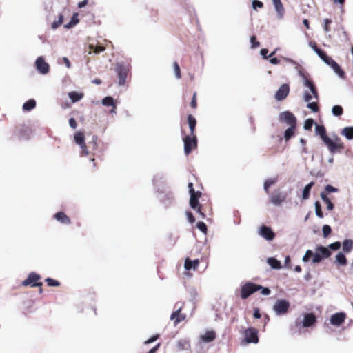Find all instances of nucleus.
<instances>
[{"instance_id":"32","label":"nucleus","mask_w":353,"mask_h":353,"mask_svg":"<svg viewBox=\"0 0 353 353\" xmlns=\"http://www.w3.org/2000/svg\"><path fill=\"white\" fill-rule=\"evenodd\" d=\"M353 249V241L352 239H345L343 242V250L349 253Z\"/></svg>"},{"instance_id":"25","label":"nucleus","mask_w":353,"mask_h":353,"mask_svg":"<svg viewBox=\"0 0 353 353\" xmlns=\"http://www.w3.org/2000/svg\"><path fill=\"white\" fill-rule=\"evenodd\" d=\"M341 134L344 136L347 140L353 139V126L345 127L341 131Z\"/></svg>"},{"instance_id":"15","label":"nucleus","mask_w":353,"mask_h":353,"mask_svg":"<svg viewBox=\"0 0 353 353\" xmlns=\"http://www.w3.org/2000/svg\"><path fill=\"white\" fill-rule=\"evenodd\" d=\"M290 92V86L287 83H284L280 86L278 90L275 93V99L281 101L285 99L288 95Z\"/></svg>"},{"instance_id":"7","label":"nucleus","mask_w":353,"mask_h":353,"mask_svg":"<svg viewBox=\"0 0 353 353\" xmlns=\"http://www.w3.org/2000/svg\"><path fill=\"white\" fill-rule=\"evenodd\" d=\"M332 252L330 250H328L327 248L324 247L323 245H319L316 249V252L314 253L312 263H319L323 259H327L329 256H330Z\"/></svg>"},{"instance_id":"47","label":"nucleus","mask_w":353,"mask_h":353,"mask_svg":"<svg viewBox=\"0 0 353 353\" xmlns=\"http://www.w3.org/2000/svg\"><path fill=\"white\" fill-rule=\"evenodd\" d=\"M90 48L93 50L92 52L95 54H99L105 50V48L103 46H94L93 45H90Z\"/></svg>"},{"instance_id":"14","label":"nucleus","mask_w":353,"mask_h":353,"mask_svg":"<svg viewBox=\"0 0 353 353\" xmlns=\"http://www.w3.org/2000/svg\"><path fill=\"white\" fill-rule=\"evenodd\" d=\"M279 120L284 121L290 126H296V119L295 116L289 111H284L279 114Z\"/></svg>"},{"instance_id":"55","label":"nucleus","mask_w":353,"mask_h":353,"mask_svg":"<svg viewBox=\"0 0 353 353\" xmlns=\"http://www.w3.org/2000/svg\"><path fill=\"white\" fill-rule=\"evenodd\" d=\"M185 318H186V315L185 314L180 313L178 318H176V319L174 321V325H178L180 322H181L182 321H184L185 319Z\"/></svg>"},{"instance_id":"20","label":"nucleus","mask_w":353,"mask_h":353,"mask_svg":"<svg viewBox=\"0 0 353 353\" xmlns=\"http://www.w3.org/2000/svg\"><path fill=\"white\" fill-rule=\"evenodd\" d=\"M54 219L60 222L61 223L70 225L71 223V221L70 218L63 212H57L54 215Z\"/></svg>"},{"instance_id":"18","label":"nucleus","mask_w":353,"mask_h":353,"mask_svg":"<svg viewBox=\"0 0 353 353\" xmlns=\"http://www.w3.org/2000/svg\"><path fill=\"white\" fill-rule=\"evenodd\" d=\"M325 64L330 65L332 68L334 72L339 76V78H345V74L344 71L341 69V66L334 59L331 58L329 60V61Z\"/></svg>"},{"instance_id":"61","label":"nucleus","mask_w":353,"mask_h":353,"mask_svg":"<svg viewBox=\"0 0 353 353\" xmlns=\"http://www.w3.org/2000/svg\"><path fill=\"white\" fill-rule=\"evenodd\" d=\"M188 189H189V193L190 195H192V194H196L197 192H195L194 189V186H193V183L190 182L188 185Z\"/></svg>"},{"instance_id":"23","label":"nucleus","mask_w":353,"mask_h":353,"mask_svg":"<svg viewBox=\"0 0 353 353\" xmlns=\"http://www.w3.org/2000/svg\"><path fill=\"white\" fill-rule=\"evenodd\" d=\"M199 261L198 259L190 260L186 259L184 263V268L186 270H190L191 269L195 270L199 265Z\"/></svg>"},{"instance_id":"26","label":"nucleus","mask_w":353,"mask_h":353,"mask_svg":"<svg viewBox=\"0 0 353 353\" xmlns=\"http://www.w3.org/2000/svg\"><path fill=\"white\" fill-rule=\"evenodd\" d=\"M314 185V182L311 181L310 183H309L304 187V188L303 190V192H302V199H303L306 200V199H309V197L310 196V192H311L312 188L313 187Z\"/></svg>"},{"instance_id":"63","label":"nucleus","mask_w":353,"mask_h":353,"mask_svg":"<svg viewBox=\"0 0 353 353\" xmlns=\"http://www.w3.org/2000/svg\"><path fill=\"white\" fill-rule=\"evenodd\" d=\"M253 316L255 319L261 318V316L260 310L258 307L254 308Z\"/></svg>"},{"instance_id":"62","label":"nucleus","mask_w":353,"mask_h":353,"mask_svg":"<svg viewBox=\"0 0 353 353\" xmlns=\"http://www.w3.org/2000/svg\"><path fill=\"white\" fill-rule=\"evenodd\" d=\"M186 215L190 223H192L195 221V218L191 212H187Z\"/></svg>"},{"instance_id":"38","label":"nucleus","mask_w":353,"mask_h":353,"mask_svg":"<svg viewBox=\"0 0 353 353\" xmlns=\"http://www.w3.org/2000/svg\"><path fill=\"white\" fill-rule=\"evenodd\" d=\"M332 113L335 117H340L343 114V108L339 105H335L332 108Z\"/></svg>"},{"instance_id":"13","label":"nucleus","mask_w":353,"mask_h":353,"mask_svg":"<svg viewBox=\"0 0 353 353\" xmlns=\"http://www.w3.org/2000/svg\"><path fill=\"white\" fill-rule=\"evenodd\" d=\"M258 233L261 236L268 241H272L275 237V234L272 228L265 225L259 228Z\"/></svg>"},{"instance_id":"42","label":"nucleus","mask_w":353,"mask_h":353,"mask_svg":"<svg viewBox=\"0 0 353 353\" xmlns=\"http://www.w3.org/2000/svg\"><path fill=\"white\" fill-rule=\"evenodd\" d=\"M173 67H174V72L176 78L177 79H181V70H180V67H179V64L177 63V62H176V61L174 62Z\"/></svg>"},{"instance_id":"4","label":"nucleus","mask_w":353,"mask_h":353,"mask_svg":"<svg viewBox=\"0 0 353 353\" xmlns=\"http://www.w3.org/2000/svg\"><path fill=\"white\" fill-rule=\"evenodd\" d=\"M259 287L251 281L245 282L241 286L240 296L242 299H246L254 292L259 291Z\"/></svg>"},{"instance_id":"21","label":"nucleus","mask_w":353,"mask_h":353,"mask_svg":"<svg viewBox=\"0 0 353 353\" xmlns=\"http://www.w3.org/2000/svg\"><path fill=\"white\" fill-rule=\"evenodd\" d=\"M78 17H79V14L77 12L74 13L72 14L70 21L68 23L64 24L63 27L68 30L72 28L77 24L79 23V20Z\"/></svg>"},{"instance_id":"17","label":"nucleus","mask_w":353,"mask_h":353,"mask_svg":"<svg viewBox=\"0 0 353 353\" xmlns=\"http://www.w3.org/2000/svg\"><path fill=\"white\" fill-rule=\"evenodd\" d=\"M161 203L164 205L165 208L170 207L174 201L173 193L171 192L164 193L162 196L159 197Z\"/></svg>"},{"instance_id":"5","label":"nucleus","mask_w":353,"mask_h":353,"mask_svg":"<svg viewBox=\"0 0 353 353\" xmlns=\"http://www.w3.org/2000/svg\"><path fill=\"white\" fill-rule=\"evenodd\" d=\"M129 65L122 63H117L115 65V72L119 77L118 84L119 86H123L126 83L128 73L129 72Z\"/></svg>"},{"instance_id":"12","label":"nucleus","mask_w":353,"mask_h":353,"mask_svg":"<svg viewBox=\"0 0 353 353\" xmlns=\"http://www.w3.org/2000/svg\"><path fill=\"white\" fill-rule=\"evenodd\" d=\"M37 70L41 74H46L49 72L50 65L45 61L43 57H39L35 61Z\"/></svg>"},{"instance_id":"1","label":"nucleus","mask_w":353,"mask_h":353,"mask_svg":"<svg viewBox=\"0 0 353 353\" xmlns=\"http://www.w3.org/2000/svg\"><path fill=\"white\" fill-rule=\"evenodd\" d=\"M315 132L321 137L330 154H334L340 150L344 149L345 145L340 137L336 134H333L331 137H328L326 134L325 128L323 125L316 124Z\"/></svg>"},{"instance_id":"41","label":"nucleus","mask_w":353,"mask_h":353,"mask_svg":"<svg viewBox=\"0 0 353 353\" xmlns=\"http://www.w3.org/2000/svg\"><path fill=\"white\" fill-rule=\"evenodd\" d=\"M45 281L47 283L48 285L50 287H58L60 285V283L58 281L50 277L46 279Z\"/></svg>"},{"instance_id":"37","label":"nucleus","mask_w":353,"mask_h":353,"mask_svg":"<svg viewBox=\"0 0 353 353\" xmlns=\"http://www.w3.org/2000/svg\"><path fill=\"white\" fill-rule=\"evenodd\" d=\"M296 126H290L288 129H286L284 132V138L285 141L290 140L294 134V129Z\"/></svg>"},{"instance_id":"33","label":"nucleus","mask_w":353,"mask_h":353,"mask_svg":"<svg viewBox=\"0 0 353 353\" xmlns=\"http://www.w3.org/2000/svg\"><path fill=\"white\" fill-rule=\"evenodd\" d=\"M101 103L105 106H112V108H114V109H117V105L114 103V99L110 96L104 97L102 99Z\"/></svg>"},{"instance_id":"6","label":"nucleus","mask_w":353,"mask_h":353,"mask_svg":"<svg viewBox=\"0 0 353 353\" xmlns=\"http://www.w3.org/2000/svg\"><path fill=\"white\" fill-rule=\"evenodd\" d=\"M290 303L286 299H278L273 305V311L277 316L285 315L288 313Z\"/></svg>"},{"instance_id":"46","label":"nucleus","mask_w":353,"mask_h":353,"mask_svg":"<svg viewBox=\"0 0 353 353\" xmlns=\"http://www.w3.org/2000/svg\"><path fill=\"white\" fill-rule=\"evenodd\" d=\"M313 256H314V252L311 250H307L305 252L304 256H303L302 260L303 262H307L310 261L311 257L313 258Z\"/></svg>"},{"instance_id":"43","label":"nucleus","mask_w":353,"mask_h":353,"mask_svg":"<svg viewBox=\"0 0 353 353\" xmlns=\"http://www.w3.org/2000/svg\"><path fill=\"white\" fill-rule=\"evenodd\" d=\"M196 228L203 233L206 234L208 231V227L204 222L199 221L196 223Z\"/></svg>"},{"instance_id":"27","label":"nucleus","mask_w":353,"mask_h":353,"mask_svg":"<svg viewBox=\"0 0 353 353\" xmlns=\"http://www.w3.org/2000/svg\"><path fill=\"white\" fill-rule=\"evenodd\" d=\"M188 122L190 130V136H194V133L196 125V120L192 114H189L188 116Z\"/></svg>"},{"instance_id":"24","label":"nucleus","mask_w":353,"mask_h":353,"mask_svg":"<svg viewBox=\"0 0 353 353\" xmlns=\"http://www.w3.org/2000/svg\"><path fill=\"white\" fill-rule=\"evenodd\" d=\"M268 264L274 270H279L282 268L281 263L274 257H269L267 259Z\"/></svg>"},{"instance_id":"34","label":"nucleus","mask_w":353,"mask_h":353,"mask_svg":"<svg viewBox=\"0 0 353 353\" xmlns=\"http://www.w3.org/2000/svg\"><path fill=\"white\" fill-rule=\"evenodd\" d=\"M277 181V177L268 179L264 181L263 189L266 193L269 192V188L271 185L276 183Z\"/></svg>"},{"instance_id":"44","label":"nucleus","mask_w":353,"mask_h":353,"mask_svg":"<svg viewBox=\"0 0 353 353\" xmlns=\"http://www.w3.org/2000/svg\"><path fill=\"white\" fill-rule=\"evenodd\" d=\"M314 125V120L312 119H307L304 123V129L306 130H311Z\"/></svg>"},{"instance_id":"59","label":"nucleus","mask_w":353,"mask_h":353,"mask_svg":"<svg viewBox=\"0 0 353 353\" xmlns=\"http://www.w3.org/2000/svg\"><path fill=\"white\" fill-rule=\"evenodd\" d=\"M268 50L266 48H262L260 50V54L263 57V59H267L269 58V55H268Z\"/></svg>"},{"instance_id":"2","label":"nucleus","mask_w":353,"mask_h":353,"mask_svg":"<svg viewBox=\"0 0 353 353\" xmlns=\"http://www.w3.org/2000/svg\"><path fill=\"white\" fill-rule=\"evenodd\" d=\"M299 75L302 78V81L304 85V86L307 87L311 92V94L305 90L303 92V99L305 102H309L312 100V98L318 100L319 99V94L316 90V88L315 85L314 84L313 81L312 80H310L307 78L305 73L299 70Z\"/></svg>"},{"instance_id":"52","label":"nucleus","mask_w":353,"mask_h":353,"mask_svg":"<svg viewBox=\"0 0 353 353\" xmlns=\"http://www.w3.org/2000/svg\"><path fill=\"white\" fill-rule=\"evenodd\" d=\"M332 23V21L330 19H324V26L323 29L325 32H328L330 31V25Z\"/></svg>"},{"instance_id":"16","label":"nucleus","mask_w":353,"mask_h":353,"mask_svg":"<svg viewBox=\"0 0 353 353\" xmlns=\"http://www.w3.org/2000/svg\"><path fill=\"white\" fill-rule=\"evenodd\" d=\"M346 317V314L344 312H338L332 314L330 316V323L334 326H340L343 323Z\"/></svg>"},{"instance_id":"50","label":"nucleus","mask_w":353,"mask_h":353,"mask_svg":"<svg viewBox=\"0 0 353 353\" xmlns=\"http://www.w3.org/2000/svg\"><path fill=\"white\" fill-rule=\"evenodd\" d=\"M307 108L310 109L314 112H317L319 111V107L316 102L308 103Z\"/></svg>"},{"instance_id":"19","label":"nucleus","mask_w":353,"mask_h":353,"mask_svg":"<svg viewBox=\"0 0 353 353\" xmlns=\"http://www.w3.org/2000/svg\"><path fill=\"white\" fill-rule=\"evenodd\" d=\"M272 3L276 12L277 18L282 19L284 16V7L281 0H272Z\"/></svg>"},{"instance_id":"8","label":"nucleus","mask_w":353,"mask_h":353,"mask_svg":"<svg viewBox=\"0 0 353 353\" xmlns=\"http://www.w3.org/2000/svg\"><path fill=\"white\" fill-rule=\"evenodd\" d=\"M184 143V153L188 155L192 150L197 146V139L196 136H185L183 139Z\"/></svg>"},{"instance_id":"3","label":"nucleus","mask_w":353,"mask_h":353,"mask_svg":"<svg viewBox=\"0 0 353 353\" xmlns=\"http://www.w3.org/2000/svg\"><path fill=\"white\" fill-rule=\"evenodd\" d=\"M316 323V317L314 313H306L303 315V319L299 317L295 321L296 327H311Z\"/></svg>"},{"instance_id":"9","label":"nucleus","mask_w":353,"mask_h":353,"mask_svg":"<svg viewBox=\"0 0 353 353\" xmlns=\"http://www.w3.org/2000/svg\"><path fill=\"white\" fill-rule=\"evenodd\" d=\"M41 279V276L34 272H30L27 278L22 282L23 286L31 285L32 287H41L43 283L37 282Z\"/></svg>"},{"instance_id":"39","label":"nucleus","mask_w":353,"mask_h":353,"mask_svg":"<svg viewBox=\"0 0 353 353\" xmlns=\"http://www.w3.org/2000/svg\"><path fill=\"white\" fill-rule=\"evenodd\" d=\"M316 54L323 60V61L326 63L331 59L329 56L327 55L326 52L321 49L316 50Z\"/></svg>"},{"instance_id":"60","label":"nucleus","mask_w":353,"mask_h":353,"mask_svg":"<svg viewBox=\"0 0 353 353\" xmlns=\"http://www.w3.org/2000/svg\"><path fill=\"white\" fill-rule=\"evenodd\" d=\"M69 125H70V128H72V129H75L77 128V124L76 120L73 117H71L69 119Z\"/></svg>"},{"instance_id":"54","label":"nucleus","mask_w":353,"mask_h":353,"mask_svg":"<svg viewBox=\"0 0 353 353\" xmlns=\"http://www.w3.org/2000/svg\"><path fill=\"white\" fill-rule=\"evenodd\" d=\"M325 191L327 193L336 192H338V189L331 185H327L325 187Z\"/></svg>"},{"instance_id":"30","label":"nucleus","mask_w":353,"mask_h":353,"mask_svg":"<svg viewBox=\"0 0 353 353\" xmlns=\"http://www.w3.org/2000/svg\"><path fill=\"white\" fill-rule=\"evenodd\" d=\"M336 263L339 265H342V266H345L347 265V260L345 254L342 252H339L336 255Z\"/></svg>"},{"instance_id":"45","label":"nucleus","mask_w":353,"mask_h":353,"mask_svg":"<svg viewBox=\"0 0 353 353\" xmlns=\"http://www.w3.org/2000/svg\"><path fill=\"white\" fill-rule=\"evenodd\" d=\"M322 232L325 238L327 237L332 232V228L328 225H324L322 228Z\"/></svg>"},{"instance_id":"53","label":"nucleus","mask_w":353,"mask_h":353,"mask_svg":"<svg viewBox=\"0 0 353 353\" xmlns=\"http://www.w3.org/2000/svg\"><path fill=\"white\" fill-rule=\"evenodd\" d=\"M250 43H251V48H256L259 46L260 43L256 41L255 36H252L250 37Z\"/></svg>"},{"instance_id":"10","label":"nucleus","mask_w":353,"mask_h":353,"mask_svg":"<svg viewBox=\"0 0 353 353\" xmlns=\"http://www.w3.org/2000/svg\"><path fill=\"white\" fill-rule=\"evenodd\" d=\"M246 343H257L259 342L258 330L254 327H248L244 331Z\"/></svg>"},{"instance_id":"11","label":"nucleus","mask_w":353,"mask_h":353,"mask_svg":"<svg viewBox=\"0 0 353 353\" xmlns=\"http://www.w3.org/2000/svg\"><path fill=\"white\" fill-rule=\"evenodd\" d=\"M287 194L276 191L274 192L270 196V201L272 205L274 206H280L283 203H284L286 201Z\"/></svg>"},{"instance_id":"22","label":"nucleus","mask_w":353,"mask_h":353,"mask_svg":"<svg viewBox=\"0 0 353 353\" xmlns=\"http://www.w3.org/2000/svg\"><path fill=\"white\" fill-rule=\"evenodd\" d=\"M201 193L199 191L196 194L190 195V205L192 209L196 210L199 208V198L201 196Z\"/></svg>"},{"instance_id":"31","label":"nucleus","mask_w":353,"mask_h":353,"mask_svg":"<svg viewBox=\"0 0 353 353\" xmlns=\"http://www.w3.org/2000/svg\"><path fill=\"white\" fill-rule=\"evenodd\" d=\"M64 15L63 13H59L58 15L57 20H54L51 23V28L52 30H57L63 22Z\"/></svg>"},{"instance_id":"58","label":"nucleus","mask_w":353,"mask_h":353,"mask_svg":"<svg viewBox=\"0 0 353 353\" xmlns=\"http://www.w3.org/2000/svg\"><path fill=\"white\" fill-rule=\"evenodd\" d=\"M180 307H178L176 310H175L174 312H172V314L170 316L171 320H175L176 318H178L179 315L180 314Z\"/></svg>"},{"instance_id":"35","label":"nucleus","mask_w":353,"mask_h":353,"mask_svg":"<svg viewBox=\"0 0 353 353\" xmlns=\"http://www.w3.org/2000/svg\"><path fill=\"white\" fill-rule=\"evenodd\" d=\"M68 96L73 103L78 102L83 98V94L75 91L69 92Z\"/></svg>"},{"instance_id":"40","label":"nucleus","mask_w":353,"mask_h":353,"mask_svg":"<svg viewBox=\"0 0 353 353\" xmlns=\"http://www.w3.org/2000/svg\"><path fill=\"white\" fill-rule=\"evenodd\" d=\"M315 214L319 218H323V214L321 210V205L319 201H316L314 203Z\"/></svg>"},{"instance_id":"36","label":"nucleus","mask_w":353,"mask_h":353,"mask_svg":"<svg viewBox=\"0 0 353 353\" xmlns=\"http://www.w3.org/2000/svg\"><path fill=\"white\" fill-rule=\"evenodd\" d=\"M36 106V101L34 99H30L26 101L23 105V109L25 111H30Z\"/></svg>"},{"instance_id":"57","label":"nucleus","mask_w":353,"mask_h":353,"mask_svg":"<svg viewBox=\"0 0 353 353\" xmlns=\"http://www.w3.org/2000/svg\"><path fill=\"white\" fill-rule=\"evenodd\" d=\"M159 334H155V335L152 336V337H150L147 341H145L144 343L145 345L150 344V343L156 341L159 339Z\"/></svg>"},{"instance_id":"56","label":"nucleus","mask_w":353,"mask_h":353,"mask_svg":"<svg viewBox=\"0 0 353 353\" xmlns=\"http://www.w3.org/2000/svg\"><path fill=\"white\" fill-rule=\"evenodd\" d=\"M190 296H191L190 300L192 301H194L196 300V296H198V292H197L195 288L190 289Z\"/></svg>"},{"instance_id":"49","label":"nucleus","mask_w":353,"mask_h":353,"mask_svg":"<svg viewBox=\"0 0 353 353\" xmlns=\"http://www.w3.org/2000/svg\"><path fill=\"white\" fill-rule=\"evenodd\" d=\"M258 287H259V290H261V294L264 296H268L270 294L271 291L267 287H263L261 285L258 284Z\"/></svg>"},{"instance_id":"48","label":"nucleus","mask_w":353,"mask_h":353,"mask_svg":"<svg viewBox=\"0 0 353 353\" xmlns=\"http://www.w3.org/2000/svg\"><path fill=\"white\" fill-rule=\"evenodd\" d=\"M341 243L339 241H336L332 243H330L327 248H328L329 250H338L341 248Z\"/></svg>"},{"instance_id":"28","label":"nucleus","mask_w":353,"mask_h":353,"mask_svg":"<svg viewBox=\"0 0 353 353\" xmlns=\"http://www.w3.org/2000/svg\"><path fill=\"white\" fill-rule=\"evenodd\" d=\"M215 332L214 331H208L201 336V339L205 343L212 341L215 339Z\"/></svg>"},{"instance_id":"29","label":"nucleus","mask_w":353,"mask_h":353,"mask_svg":"<svg viewBox=\"0 0 353 353\" xmlns=\"http://www.w3.org/2000/svg\"><path fill=\"white\" fill-rule=\"evenodd\" d=\"M74 139L75 143L79 145V146H84L85 143V137L83 132H77L74 134Z\"/></svg>"},{"instance_id":"51","label":"nucleus","mask_w":353,"mask_h":353,"mask_svg":"<svg viewBox=\"0 0 353 353\" xmlns=\"http://www.w3.org/2000/svg\"><path fill=\"white\" fill-rule=\"evenodd\" d=\"M252 6L253 9L256 10L257 8H263V3L259 0H253L252 1Z\"/></svg>"},{"instance_id":"64","label":"nucleus","mask_w":353,"mask_h":353,"mask_svg":"<svg viewBox=\"0 0 353 353\" xmlns=\"http://www.w3.org/2000/svg\"><path fill=\"white\" fill-rule=\"evenodd\" d=\"M327 204V209L328 210H332L334 208V204L332 203L330 199H329L327 201L325 202Z\"/></svg>"}]
</instances>
